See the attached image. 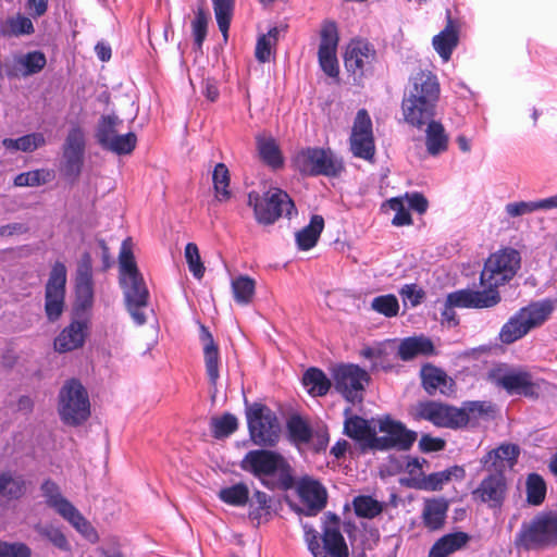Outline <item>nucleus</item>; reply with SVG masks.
I'll return each mask as SVG.
<instances>
[{"mask_svg":"<svg viewBox=\"0 0 557 557\" xmlns=\"http://www.w3.org/2000/svg\"><path fill=\"white\" fill-rule=\"evenodd\" d=\"M120 283L124 292L127 310L133 320L143 325L146 315L143 309L148 305L149 293L138 271L133 253V242L128 237L122 242L119 253Z\"/></svg>","mask_w":557,"mask_h":557,"instance_id":"f257e3e1","label":"nucleus"},{"mask_svg":"<svg viewBox=\"0 0 557 557\" xmlns=\"http://www.w3.org/2000/svg\"><path fill=\"white\" fill-rule=\"evenodd\" d=\"M240 468L253 474L269 490L287 491L294 485L292 468L278 453L269 449L248 451L240 462Z\"/></svg>","mask_w":557,"mask_h":557,"instance_id":"f03ea898","label":"nucleus"},{"mask_svg":"<svg viewBox=\"0 0 557 557\" xmlns=\"http://www.w3.org/2000/svg\"><path fill=\"white\" fill-rule=\"evenodd\" d=\"M513 544L517 549L527 552L557 546V511H542L522 522Z\"/></svg>","mask_w":557,"mask_h":557,"instance_id":"7ed1b4c3","label":"nucleus"},{"mask_svg":"<svg viewBox=\"0 0 557 557\" xmlns=\"http://www.w3.org/2000/svg\"><path fill=\"white\" fill-rule=\"evenodd\" d=\"M555 309L550 299L531 302L517 311L500 329L499 341L512 344L525 336L531 330L543 325Z\"/></svg>","mask_w":557,"mask_h":557,"instance_id":"20e7f679","label":"nucleus"},{"mask_svg":"<svg viewBox=\"0 0 557 557\" xmlns=\"http://www.w3.org/2000/svg\"><path fill=\"white\" fill-rule=\"evenodd\" d=\"M248 206L252 207L257 222L262 225H271L282 216L290 219L297 213L289 195L277 187H270L262 195L250 191Z\"/></svg>","mask_w":557,"mask_h":557,"instance_id":"39448f33","label":"nucleus"},{"mask_svg":"<svg viewBox=\"0 0 557 557\" xmlns=\"http://www.w3.org/2000/svg\"><path fill=\"white\" fill-rule=\"evenodd\" d=\"M521 267L520 252L513 248L500 249L485 261L480 274L482 292H498V287L509 283Z\"/></svg>","mask_w":557,"mask_h":557,"instance_id":"423d86ee","label":"nucleus"},{"mask_svg":"<svg viewBox=\"0 0 557 557\" xmlns=\"http://www.w3.org/2000/svg\"><path fill=\"white\" fill-rule=\"evenodd\" d=\"M58 411L61 420L69 425H79L90 416L87 391L79 381H66L59 393Z\"/></svg>","mask_w":557,"mask_h":557,"instance_id":"0eeeda50","label":"nucleus"},{"mask_svg":"<svg viewBox=\"0 0 557 557\" xmlns=\"http://www.w3.org/2000/svg\"><path fill=\"white\" fill-rule=\"evenodd\" d=\"M246 418L251 441L258 446L273 447L281 435V424L276 414L267 406L253 404L246 409Z\"/></svg>","mask_w":557,"mask_h":557,"instance_id":"6e6552de","label":"nucleus"},{"mask_svg":"<svg viewBox=\"0 0 557 557\" xmlns=\"http://www.w3.org/2000/svg\"><path fill=\"white\" fill-rule=\"evenodd\" d=\"M294 165L304 175L337 176L344 165L331 149L309 147L299 150L294 157Z\"/></svg>","mask_w":557,"mask_h":557,"instance_id":"1a4fd4ad","label":"nucleus"},{"mask_svg":"<svg viewBox=\"0 0 557 557\" xmlns=\"http://www.w3.org/2000/svg\"><path fill=\"white\" fill-rule=\"evenodd\" d=\"M502 300L500 294L496 292H479L473 289H459L447 295L444 309L442 311V321L449 326L458 324L456 307L459 308H492Z\"/></svg>","mask_w":557,"mask_h":557,"instance_id":"9d476101","label":"nucleus"},{"mask_svg":"<svg viewBox=\"0 0 557 557\" xmlns=\"http://www.w3.org/2000/svg\"><path fill=\"white\" fill-rule=\"evenodd\" d=\"M41 491L47 498V504L54 508L57 512L67 520L79 533L92 542L97 540L96 530L89 521L61 495L59 486L53 481H45L41 485Z\"/></svg>","mask_w":557,"mask_h":557,"instance_id":"9b49d317","label":"nucleus"},{"mask_svg":"<svg viewBox=\"0 0 557 557\" xmlns=\"http://www.w3.org/2000/svg\"><path fill=\"white\" fill-rule=\"evenodd\" d=\"M66 267L57 261L45 286V313L49 322H55L65 308Z\"/></svg>","mask_w":557,"mask_h":557,"instance_id":"f8f14e48","label":"nucleus"},{"mask_svg":"<svg viewBox=\"0 0 557 557\" xmlns=\"http://www.w3.org/2000/svg\"><path fill=\"white\" fill-rule=\"evenodd\" d=\"M335 389L344 398L355 404L361 401L364 382L368 381V373L355 364H345L336 368L333 374Z\"/></svg>","mask_w":557,"mask_h":557,"instance_id":"ddd939ff","label":"nucleus"},{"mask_svg":"<svg viewBox=\"0 0 557 557\" xmlns=\"http://www.w3.org/2000/svg\"><path fill=\"white\" fill-rule=\"evenodd\" d=\"M379 431L386 435L374 438V447L380 449H409L417 440V433L389 417L379 420Z\"/></svg>","mask_w":557,"mask_h":557,"instance_id":"4468645a","label":"nucleus"},{"mask_svg":"<svg viewBox=\"0 0 557 557\" xmlns=\"http://www.w3.org/2000/svg\"><path fill=\"white\" fill-rule=\"evenodd\" d=\"M491 377L498 387L504 388L510 395L539 396L540 385L533 382L532 375L527 371L517 369L503 371L498 369L491 374Z\"/></svg>","mask_w":557,"mask_h":557,"instance_id":"2eb2a0df","label":"nucleus"},{"mask_svg":"<svg viewBox=\"0 0 557 557\" xmlns=\"http://www.w3.org/2000/svg\"><path fill=\"white\" fill-rule=\"evenodd\" d=\"M327 522L323 529L324 549H321L317 541L309 543V549L314 557H348V547L343 534L341 533L339 518L336 515L329 513Z\"/></svg>","mask_w":557,"mask_h":557,"instance_id":"dca6fc26","label":"nucleus"},{"mask_svg":"<svg viewBox=\"0 0 557 557\" xmlns=\"http://www.w3.org/2000/svg\"><path fill=\"white\" fill-rule=\"evenodd\" d=\"M507 481L502 471L491 470L472 492L474 499L487 504L491 508H498L503 505L507 495Z\"/></svg>","mask_w":557,"mask_h":557,"instance_id":"f3484780","label":"nucleus"},{"mask_svg":"<svg viewBox=\"0 0 557 557\" xmlns=\"http://www.w3.org/2000/svg\"><path fill=\"white\" fill-rule=\"evenodd\" d=\"M376 59L374 47L362 39L351 40L346 48L344 64L346 70L354 75H363Z\"/></svg>","mask_w":557,"mask_h":557,"instance_id":"a211bd4d","label":"nucleus"},{"mask_svg":"<svg viewBox=\"0 0 557 557\" xmlns=\"http://www.w3.org/2000/svg\"><path fill=\"white\" fill-rule=\"evenodd\" d=\"M437 102L404 96L401 110L405 121L421 129L428 122L434 120Z\"/></svg>","mask_w":557,"mask_h":557,"instance_id":"6ab92c4d","label":"nucleus"},{"mask_svg":"<svg viewBox=\"0 0 557 557\" xmlns=\"http://www.w3.org/2000/svg\"><path fill=\"white\" fill-rule=\"evenodd\" d=\"M297 493L301 503L307 508V515H317L326 505V490L317 480L305 476L297 485Z\"/></svg>","mask_w":557,"mask_h":557,"instance_id":"aec40b11","label":"nucleus"},{"mask_svg":"<svg viewBox=\"0 0 557 557\" xmlns=\"http://www.w3.org/2000/svg\"><path fill=\"white\" fill-rule=\"evenodd\" d=\"M420 374L422 386L429 395L433 396L440 393L450 396L455 393V381L441 368L428 363L421 368Z\"/></svg>","mask_w":557,"mask_h":557,"instance_id":"412c9836","label":"nucleus"},{"mask_svg":"<svg viewBox=\"0 0 557 557\" xmlns=\"http://www.w3.org/2000/svg\"><path fill=\"white\" fill-rule=\"evenodd\" d=\"M441 87L435 74L420 70L410 78V87L406 96L438 102Z\"/></svg>","mask_w":557,"mask_h":557,"instance_id":"4be33fe9","label":"nucleus"},{"mask_svg":"<svg viewBox=\"0 0 557 557\" xmlns=\"http://www.w3.org/2000/svg\"><path fill=\"white\" fill-rule=\"evenodd\" d=\"M87 324L83 321H73L54 339V349L58 352H69L81 348L85 343Z\"/></svg>","mask_w":557,"mask_h":557,"instance_id":"5701e85b","label":"nucleus"},{"mask_svg":"<svg viewBox=\"0 0 557 557\" xmlns=\"http://www.w3.org/2000/svg\"><path fill=\"white\" fill-rule=\"evenodd\" d=\"M519 453V447L517 445L504 444L496 449L488 451L482 458V465L488 471L496 470L503 472L506 463L508 466H512L517 461Z\"/></svg>","mask_w":557,"mask_h":557,"instance_id":"b1692460","label":"nucleus"},{"mask_svg":"<svg viewBox=\"0 0 557 557\" xmlns=\"http://www.w3.org/2000/svg\"><path fill=\"white\" fill-rule=\"evenodd\" d=\"M459 40L458 26L451 20L449 12L447 13L446 27L433 37L432 44L435 51L440 54L444 62H447Z\"/></svg>","mask_w":557,"mask_h":557,"instance_id":"393cba45","label":"nucleus"},{"mask_svg":"<svg viewBox=\"0 0 557 557\" xmlns=\"http://www.w3.org/2000/svg\"><path fill=\"white\" fill-rule=\"evenodd\" d=\"M434 352L435 348L432 341L424 336L404 338L397 350V355L403 361H409L419 356H431Z\"/></svg>","mask_w":557,"mask_h":557,"instance_id":"a878e982","label":"nucleus"},{"mask_svg":"<svg viewBox=\"0 0 557 557\" xmlns=\"http://www.w3.org/2000/svg\"><path fill=\"white\" fill-rule=\"evenodd\" d=\"M425 128V148L430 156L437 157L448 149L449 137L444 125L435 120L428 122Z\"/></svg>","mask_w":557,"mask_h":557,"instance_id":"bb28decb","label":"nucleus"},{"mask_svg":"<svg viewBox=\"0 0 557 557\" xmlns=\"http://www.w3.org/2000/svg\"><path fill=\"white\" fill-rule=\"evenodd\" d=\"M410 414L413 420H425L437 428H444V403L435 400L419 401L414 405Z\"/></svg>","mask_w":557,"mask_h":557,"instance_id":"cd10ccee","label":"nucleus"},{"mask_svg":"<svg viewBox=\"0 0 557 557\" xmlns=\"http://www.w3.org/2000/svg\"><path fill=\"white\" fill-rule=\"evenodd\" d=\"M448 503L445 499H429L424 504L422 519L430 530H438L444 525Z\"/></svg>","mask_w":557,"mask_h":557,"instance_id":"c85d7f7f","label":"nucleus"},{"mask_svg":"<svg viewBox=\"0 0 557 557\" xmlns=\"http://www.w3.org/2000/svg\"><path fill=\"white\" fill-rule=\"evenodd\" d=\"M344 432L350 438L370 442L371 446L374 447L376 432L371 428L368 420L359 416L347 417L344 423Z\"/></svg>","mask_w":557,"mask_h":557,"instance_id":"c756f323","label":"nucleus"},{"mask_svg":"<svg viewBox=\"0 0 557 557\" xmlns=\"http://www.w3.org/2000/svg\"><path fill=\"white\" fill-rule=\"evenodd\" d=\"M469 536L463 532L444 535L434 543L429 557H447L467 544Z\"/></svg>","mask_w":557,"mask_h":557,"instance_id":"7c9ffc66","label":"nucleus"},{"mask_svg":"<svg viewBox=\"0 0 557 557\" xmlns=\"http://www.w3.org/2000/svg\"><path fill=\"white\" fill-rule=\"evenodd\" d=\"M256 144L259 157L265 164L273 169L283 165V157L274 138L258 135L256 137Z\"/></svg>","mask_w":557,"mask_h":557,"instance_id":"2f4dec72","label":"nucleus"},{"mask_svg":"<svg viewBox=\"0 0 557 557\" xmlns=\"http://www.w3.org/2000/svg\"><path fill=\"white\" fill-rule=\"evenodd\" d=\"M302 384L308 393L313 397H322L326 395L332 386L331 380L326 374L318 368H309L304 376Z\"/></svg>","mask_w":557,"mask_h":557,"instance_id":"473e14b6","label":"nucleus"},{"mask_svg":"<svg viewBox=\"0 0 557 557\" xmlns=\"http://www.w3.org/2000/svg\"><path fill=\"white\" fill-rule=\"evenodd\" d=\"M289 440L296 446L307 445L313 438V431L309 423L299 414L289 417L286 423Z\"/></svg>","mask_w":557,"mask_h":557,"instance_id":"72a5a7b5","label":"nucleus"},{"mask_svg":"<svg viewBox=\"0 0 557 557\" xmlns=\"http://www.w3.org/2000/svg\"><path fill=\"white\" fill-rule=\"evenodd\" d=\"M324 228V219L321 215H313L310 223L297 232L296 242L301 250L313 248Z\"/></svg>","mask_w":557,"mask_h":557,"instance_id":"f704fd0d","label":"nucleus"},{"mask_svg":"<svg viewBox=\"0 0 557 557\" xmlns=\"http://www.w3.org/2000/svg\"><path fill=\"white\" fill-rule=\"evenodd\" d=\"M205 347H203V355H205V363H206V371L207 375L209 377V382L212 386H215L218 383V380L220 377L219 374V349L218 346L214 344L212 335L206 331L205 333Z\"/></svg>","mask_w":557,"mask_h":557,"instance_id":"c9c22d12","label":"nucleus"},{"mask_svg":"<svg viewBox=\"0 0 557 557\" xmlns=\"http://www.w3.org/2000/svg\"><path fill=\"white\" fill-rule=\"evenodd\" d=\"M46 144L45 136L41 133H32L20 138H4L2 145L10 151L33 152Z\"/></svg>","mask_w":557,"mask_h":557,"instance_id":"e433bc0d","label":"nucleus"},{"mask_svg":"<svg viewBox=\"0 0 557 557\" xmlns=\"http://www.w3.org/2000/svg\"><path fill=\"white\" fill-rule=\"evenodd\" d=\"M26 491V484L21 475H14L11 472L0 474V496L8 499H18Z\"/></svg>","mask_w":557,"mask_h":557,"instance_id":"4c0bfd02","label":"nucleus"},{"mask_svg":"<svg viewBox=\"0 0 557 557\" xmlns=\"http://www.w3.org/2000/svg\"><path fill=\"white\" fill-rule=\"evenodd\" d=\"M554 208L552 198L549 197L536 201L509 202L506 205L505 210L509 216L516 218L536 210H549Z\"/></svg>","mask_w":557,"mask_h":557,"instance_id":"58836bf2","label":"nucleus"},{"mask_svg":"<svg viewBox=\"0 0 557 557\" xmlns=\"http://www.w3.org/2000/svg\"><path fill=\"white\" fill-rule=\"evenodd\" d=\"M352 506L355 513L360 518L373 519L379 516L384 504L369 495H359L354 498Z\"/></svg>","mask_w":557,"mask_h":557,"instance_id":"ea45409f","label":"nucleus"},{"mask_svg":"<svg viewBox=\"0 0 557 557\" xmlns=\"http://www.w3.org/2000/svg\"><path fill=\"white\" fill-rule=\"evenodd\" d=\"M219 498L227 505L244 507L249 500V488L240 482L220 490Z\"/></svg>","mask_w":557,"mask_h":557,"instance_id":"a19ab883","label":"nucleus"},{"mask_svg":"<svg viewBox=\"0 0 557 557\" xmlns=\"http://www.w3.org/2000/svg\"><path fill=\"white\" fill-rule=\"evenodd\" d=\"M527 502L532 506H540L546 497V483L544 479L537 473H531L525 482Z\"/></svg>","mask_w":557,"mask_h":557,"instance_id":"79ce46f5","label":"nucleus"},{"mask_svg":"<svg viewBox=\"0 0 557 557\" xmlns=\"http://www.w3.org/2000/svg\"><path fill=\"white\" fill-rule=\"evenodd\" d=\"M255 289L256 282L249 276L242 275L232 282L234 299L239 305L246 306L250 304L255 295Z\"/></svg>","mask_w":557,"mask_h":557,"instance_id":"37998d69","label":"nucleus"},{"mask_svg":"<svg viewBox=\"0 0 557 557\" xmlns=\"http://www.w3.org/2000/svg\"><path fill=\"white\" fill-rule=\"evenodd\" d=\"M34 30L35 28L30 18L18 14L5 21L0 28V34L3 36L18 37L22 35H30Z\"/></svg>","mask_w":557,"mask_h":557,"instance_id":"c03bdc74","label":"nucleus"},{"mask_svg":"<svg viewBox=\"0 0 557 557\" xmlns=\"http://www.w3.org/2000/svg\"><path fill=\"white\" fill-rule=\"evenodd\" d=\"M215 20L225 40L234 11V0H212Z\"/></svg>","mask_w":557,"mask_h":557,"instance_id":"a18cd8bd","label":"nucleus"},{"mask_svg":"<svg viewBox=\"0 0 557 557\" xmlns=\"http://www.w3.org/2000/svg\"><path fill=\"white\" fill-rule=\"evenodd\" d=\"M209 20L210 13L206 10L202 1L195 11V17L191 21V33L195 45L198 49L202 47V44L207 37Z\"/></svg>","mask_w":557,"mask_h":557,"instance_id":"49530a36","label":"nucleus"},{"mask_svg":"<svg viewBox=\"0 0 557 557\" xmlns=\"http://www.w3.org/2000/svg\"><path fill=\"white\" fill-rule=\"evenodd\" d=\"M15 61L24 76L40 72L47 63L46 55L40 51L22 54Z\"/></svg>","mask_w":557,"mask_h":557,"instance_id":"de8ad7c7","label":"nucleus"},{"mask_svg":"<svg viewBox=\"0 0 557 557\" xmlns=\"http://www.w3.org/2000/svg\"><path fill=\"white\" fill-rule=\"evenodd\" d=\"M466 475L463 468L455 466L441 472L430 474L425 480V488L431 491L441 490L443 484L449 482L453 478L462 480Z\"/></svg>","mask_w":557,"mask_h":557,"instance_id":"09e8293b","label":"nucleus"},{"mask_svg":"<svg viewBox=\"0 0 557 557\" xmlns=\"http://www.w3.org/2000/svg\"><path fill=\"white\" fill-rule=\"evenodd\" d=\"M51 178L50 170L39 169L20 173L14 178V185L17 187H36L47 184Z\"/></svg>","mask_w":557,"mask_h":557,"instance_id":"8fccbe9b","label":"nucleus"},{"mask_svg":"<svg viewBox=\"0 0 557 557\" xmlns=\"http://www.w3.org/2000/svg\"><path fill=\"white\" fill-rule=\"evenodd\" d=\"M350 150L357 158L371 161L375 154L374 136H350Z\"/></svg>","mask_w":557,"mask_h":557,"instance_id":"3c124183","label":"nucleus"},{"mask_svg":"<svg viewBox=\"0 0 557 557\" xmlns=\"http://www.w3.org/2000/svg\"><path fill=\"white\" fill-rule=\"evenodd\" d=\"M119 123V119L114 115L102 116L99 121L96 138L103 149L119 135L116 131Z\"/></svg>","mask_w":557,"mask_h":557,"instance_id":"603ef678","label":"nucleus"},{"mask_svg":"<svg viewBox=\"0 0 557 557\" xmlns=\"http://www.w3.org/2000/svg\"><path fill=\"white\" fill-rule=\"evenodd\" d=\"M212 180L218 200L225 201L230 199V172L224 163H218L215 165Z\"/></svg>","mask_w":557,"mask_h":557,"instance_id":"864d4df0","label":"nucleus"},{"mask_svg":"<svg viewBox=\"0 0 557 557\" xmlns=\"http://www.w3.org/2000/svg\"><path fill=\"white\" fill-rule=\"evenodd\" d=\"M212 434L215 438L227 437L238 429V420L232 413H224L211 420Z\"/></svg>","mask_w":557,"mask_h":557,"instance_id":"5fc2aeb1","label":"nucleus"},{"mask_svg":"<svg viewBox=\"0 0 557 557\" xmlns=\"http://www.w3.org/2000/svg\"><path fill=\"white\" fill-rule=\"evenodd\" d=\"M320 46L319 50L336 51L338 45V29L336 23L333 21H325L322 24L320 32Z\"/></svg>","mask_w":557,"mask_h":557,"instance_id":"6e6d98bb","label":"nucleus"},{"mask_svg":"<svg viewBox=\"0 0 557 557\" xmlns=\"http://www.w3.org/2000/svg\"><path fill=\"white\" fill-rule=\"evenodd\" d=\"M76 302L81 309H88L94 302V280H75Z\"/></svg>","mask_w":557,"mask_h":557,"instance_id":"4d7b16f0","label":"nucleus"},{"mask_svg":"<svg viewBox=\"0 0 557 557\" xmlns=\"http://www.w3.org/2000/svg\"><path fill=\"white\" fill-rule=\"evenodd\" d=\"M35 530L38 534L50 541L57 548L67 552L70 544L62 531L54 525H36Z\"/></svg>","mask_w":557,"mask_h":557,"instance_id":"13d9d810","label":"nucleus"},{"mask_svg":"<svg viewBox=\"0 0 557 557\" xmlns=\"http://www.w3.org/2000/svg\"><path fill=\"white\" fill-rule=\"evenodd\" d=\"M371 308L385 317H395L399 310V304L396 296L388 294L375 297L371 302Z\"/></svg>","mask_w":557,"mask_h":557,"instance_id":"bf43d9fd","label":"nucleus"},{"mask_svg":"<svg viewBox=\"0 0 557 557\" xmlns=\"http://www.w3.org/2000/svg\"><path fill=\"white\" fill-rule=\"evenodd\" d=\"M136 144V135L134 133H127L125 135H117L114 137V139L111 140L104 149L116 154H128L135 149Z\"/></svg>","mask_w":557,"mask_h":557,"instance_id":"052dcab7","label":"nucleus"},{"mask_svg":"<svg viewBox=\"0 0 557 557\" xmlns=\"http://www.w3.org/2000/svg\"><path fill=\"white\" fill-rule=\"evenodd\" d=\"M467 426V418L461 407L444 404V428L459 430Z\"/></svg>","mask_w":557,"mask_h":557,"instance_id":"680f3d73","label":"nucleus"},{"mask_svg":"<svg viewBox=\"0 0 557 557\" xmlns=\"http://www.w3.org/2000/svg\"><path fill=\"white\" fill-rule=\"evenodd\" d=\"M184 253L189 271L196 278H201L205 274V265L201 261L197 245L195 243H188Z\"/></svg>","mask_w":557,"mask_h":557,"instance_id":"e2e57ef3","label":"nucleus"},{"mask_svg":"<svg viewBox=\"0 0 557 557\" xmlns=\"http://www.w3.org/2000/svg\"><path fill=\"white\" fill-rule=\"evenodd\" d=\"M350 136H373L372 120L366 109L357 111Z\"/></svg>","mask_w":557,"mask_h":557,"instance_id":"0e129e2a","label":"nucleus"},{"mask_svg":"<svg viewBox=\"0 0 557 557\" xmlns=\"http://www.w3.org/2000/svg\"><path fill=\"white\" fill-rule=\"evenodd\" d=\"M461 410L466 414L468 425L472 421H476L483 416L488 414L492 411V406L486 401H465L461 406Z\"/></svg>","mask_w":557,"mask_h":557,"instance_id":"69168bd1","label":"nucleus"},{"mask_svg":"<svg viewBox=\"0 0 557 557\" xmlns=\"http://www.w3.org/2000/svg\"><path fill=\"white\" fill-rule=\"evenodd\" d=\"M85 133L78 127H72L65 138L63 150L84 154L85 152Z\"/></svg>","mask_w":557,"mask_h":557,"instance_id":"338daca9","label":"nucleus"},{"mask_svg":"<svg viewBox=\"0 0 557 557\" xmlns=\"http://www.w3.org/2000/svg\"><path fill=\"white\" fill-rule=\"evenodd\" d=\"M0 557H32V549L23 542L0 541Z\"/></svg>","mask_w":557,"mask_h":557,"instance_id":"774afa93","label":"nucleus"}]
</instances>
